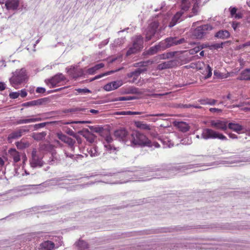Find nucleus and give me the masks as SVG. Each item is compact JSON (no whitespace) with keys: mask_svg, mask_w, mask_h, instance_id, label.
<instances>
[{"mask_svg":"<svg viewBox=\"0 0 250 250\" xmlns=\"http://www.w3.org/2000/svg\"><path fill=\"white\" fill-rule=\"evenodd\" d=\"M20 96V93L18 92H13L9 94V97L10 98L15 99L19 97Z\"/></svg>","mask_w":250,"mask_h":250,"instance_id":"nucleus-49","label":"nucleus"},{"mask_svg":"<svg viewBox=\"0 0 250 250\" xmlns=\"http://www.w3.org/2000/svg\"><path fill=\"white\" fill-rule=\"evenodd\" d=\"M214 136H215L214 139L218 138L219 139L223 140H227V137L225 135H224L222 134L217 133L216 131H215V135H214Z\"/></svg>","mask_w":250,"mask_h":250,"instance_id":"nucleus-45","label":"nucleus"},{"mask_svg":"<svg viewBox=\"0 0 250 250\" xmlns=\"http://www.w3.org/2000/svg\"><path fill=\"white\" fill-rule=\"evenodd\" d=\"M158 26L159 23L157 21H153L148 25L145 34L146 41L147 42L153 39L156 34Z\"/></svg>","mask_w":250,"mask_h":250,"instance_id":"nucleus-4","label":"nucleus"},{"mask_svg":"<svg viewBox=\"0 0 250 250\" xmlns=\"http://www.w3.org/2000/svg\"><path fill=\"white\" fill-rule=\"evenodd\" d=\"M179 63L178 60L175 59L167 62H165L159 64L157 65V69L159 70H162L166 69H169L176 66Z\"/></svg>","mask_w":250,"mask_h":250,"instance_id":"nucleus-7","label":"nucleus"},{"mask_svg":"<svg viewBox=\"0 0 250 250\" xmlns=\"http://www.w3.org/2000/svg\"><path fill=\"white\" fill-rule=\"evenodd\" d=\"M69 75L74 79L81 77L83 74V70L81 68L73 67L68 71Z\"/></svg>","mask_w":250,"mask_h":250,"instance_id":"nucleus-13","label":"nucleus"},{"mask_svg":"<svg viewBox=\"0 0 250 250\" xmlns=\"http://www.w3.org/2000/svg\"><path fill=\"white\" fill-rule=\"evenodd\" d=\"M229 32L226 30H220L218 32H217L215 35V37L221 39H228L229 37Z\"/></svg>","mask_w":250,"mask_h":250,"instance_id":"nucleus-24","label":"nucleus"},{"mask_svg":"<svg viewBox=\"0 0 250 250\" xmlns=\"http://www.w3.org/2000/svg\"><path fill=\"white\" fill-rule=\"evenodd\" d=\"M240 79L250 80V69H246L242 72L240 75Z\"/></svg>","mask_w":250,"mask_h":250,"instance_id":"nucleus-32","label":"nucleus"},{"mask_svg":"<svg viewBox=\"0 0 250 250\" xmlns=\"http://www.w3.org/2000/svg\"><path fill=\"white\" fill-rule=\"evenodd\" d=\"M40 247L42 250H53L55 247V244L49 240L45 241L40 245Z\"/></svg>","mask_w":250,"mask_h":250,"instance_id":"nucleus-19","label":"nucleus"},{"mask_svg":"<svg viewBox=\"0 0 250 250\" xmlns=\"http://www.w3.org/2000/svg\"><path fill=\"white\" fill-rule=\"evenodd\" d=\"M237 11V9L236 7H230L228 9H225V13L228 14L229 12L231 16H234V15H235V16H239L236 14Z\"/></svg>","mask_w":250,"mask_h":250,"instance_id":"nucleus-37","label":"nucleus"},{"mask_svg":"<svg viewBox=\"0 0 250 250\" xmlns=\"http://www.w3.org/2000/svg\"><path fill=\"white\" fill-rule=\"evenodd\" d=\"M41 120V118H30V119H20L18 120L16 124L17 125L20 124H28L30 123H33L37 121H40Z\"/></svg>","mask_w":250,"mask_h":250,"instance_id":"nucleus-29","label":"nucleus"},{"mask_svg":"<svg viewBox=\"0 0 250 250\" xmlns=\"http://www.w3.org/2000/svg\"><path fill=\"white\" fill-rule=\"evenodd\" d=\"M200 48L199 47H195L193 49L190 50V52L191 54H192L193 52H198L199 51Z\"/></svg>","mask_w":250,"mask_h":250,"instance_id":"nucleus-59","label":"nucleus"},{"mask_svg":"<svg viewBox=\"0 0 250 250\" xmlns=\"http://www.w3.org/2000/svg\"><path fill=\"white\" fill-rule=\"evenodd\" d=\"M65 80L64 76L62 74H59L55 75L52 78L48 80L47 82L48 85H50V87H54L59 85V83Z\"/></svg>","mask_w":250,"mask_h":250,"instance_id":"nucleus-6","label":"nucleus"},{"mask_svg":"<svg viewBox=\"0 0 250 250\" xmlns=\"http://www.w3.org/2000/svg\"><path fill=\"white\" fill-rule=\"evenodd\" d=\"M174 56V53L169 52L167 53H164L161 54L158 56L159 59L160 60H165L169 59L170 58Z\"/></svg>","mask_w":250,"mask_h":250,"instance_id":"nucleus-38","label":"nucleus"},{"mask_svg":"<svg viewBox=\"0 0 250 250\" xmlns=\"http://www.w3.org/2000/svg\"><path fill=\"white\" fill-rule=\"evenodd\" d=\"M151 145H152V146L151 147H152L153 146H154L155 147H156V148L160 147V145L157 142H153V143L151 142Z\"/></svg>","mask_w":250,"mask_h":250,"instance_id":"nucleus-61","label":"nucleus"},{"mask_svg":"<svg viewBox=\"0 0 250 250\" xmlns=\"http://www.w3.org/2000/svg\"><path fill=\"white\" fill-rule=\"evenodd\" d=\"M104 89L107 91L114 90V88H112L111 82L105 84L104 87Z\"/></svg>","mask_w":250,"mask_h":250,"instance_id":"nucleus-47","label":"nucleus"},{"mask_svg":"<svg viewBox=\"0 0 250 250\" xmlns=\"http://www.w3.org/2000/svg\"><path fill=\"white\" fill-rule=\"evenodd\" d=\"M203 74L205 75L204 79H207L209 78H210L212 75V69L210 67L209 65H207L205 69L203 72Z\"/></svg>","mask_w":250,"mask_h":250,"instance_id":"nucleus-34","label":"nucleus"},{"mask_svg":"<svg viewBox=\"0 0 250 250\" xmlns=\"http://www.w3.org/2000/svg\"><path fill=\"white\" fill-rule=\"evenodd\" d=\"M223 43H215L210 46V49H217L220 48H223Z\"/></svg>","mask_w":250,"mask_h":250,"instance_id":"nucleus-51","label":"nucleus"},{"mask_svg":"<svg viewBox=\"0 0 250 250\" xmlns=\"http://www.w3.org/2000/svg\"><path fill=\"white\" fill-rule=\"evenodd\" d=\"M88 152L91 157H95L99 155L95 147L91 148Z\"/></svg>","mask_w":250,"mask_h":250,"instance_id":"nucleus-43","label":"nucleus"},{"mask_svg":"<svg viewBox=\"0 0 250 250\" xmlns=\"http://www.w3.org/2000/svg\"><path fill=\"white\" fill-rule=\"evenodd\" d=\"M165 41V42L162 45V50L174 45L182 44L185 42V40L184 38L177 40L176 38L170 37L167 38Z\"/></svg>","mask_w":250,"mask_h":250,"instance_id":"nucleus-5","label":"nucleus"},{"mask_svg":"<svg viewBox=\"0 0 250 250\" xmlns=\"http://www.w3.org/2000/svg\"><path fill=\"white\" fill-rule=\"evenodd\" d=\"M44 99H40L36 100L26 102L22 104V106L25 107L42 105L44 102Z\"/></svg>","mask_w":250,"mask_h":250,"instance_id":"nucleus-22","label":"nucleus"},{"mask_svg":"<svg viewBox=\"0 0 250 250\" xmlns=\"http://www.w3.org/2000/svg\"><path fill=\"white\" fill-rule=\"evenodd\" d=\"M10 157L12 158L15 163L19 162L21 160V155L15 148H11L8 150Z\"/></svg>","mask_w":250,"mask_h":250,"instance_id":"nucleus-14","label":"nucleus"},{"mask_svg":"<svg viewBox=\"0 0 250 250\" xmlns=\"http://www.w3.org/2000/svg\"><path fill=\"white\" fill-rule=\"evenodd\" d=\"M146 71V68H138L137 70L128 73L127 74V76L129 78L133 77V82H134V81L138 79V77L139 76L141 73Z\"/></svg>","mask_w":250,"mask_h":250,"instance_id":"nucleus-21","label":"nucleus"},{"mask_svg":"<svg viewBox=\"0 0 250 250\" xmlns=\"http://www.w3.org/2000/svg\"><path fill=\"white\" fill-rule=\"evenodd\" d=\"M228 127L229 129L232 130L238 133L243 129L242 125L238 124L229 123L228 125Z\"/></svg>","mask_w":250,"mask_h":250,"instance_id":"nucleus-26","label":"nucleus"},{"mask_svg":"<svg viewBox=\"0 0 250 250\" xmlns=\"http://www.w3.org/2000/svg\"><path fill=\"white\" fill-rule=\"evenodd\" d=\"M142 112H133L131 111H123L120 112H116L115 115H140L142 114Z\"/></svg>","mask_w":250,"mask_h":250,"instance_id":"nucleus-30","label":"nucleus"},{"mask_svg":"<svg viewBox=\"0 0 250 250\" xmlns=\"http://www.w3.org/2000/svg\"><path fill=\"white\" fill-rule=\"evenodd\" d=\"M144 41L141 35L136 36L133 40V46H135L141 50L143 48Z\"/></svg>","mask_w":250,"mask_h":250,"instance_id":"nucleus-16","label":"nucleus"},{"mask_svg":"<svg viewBox=\"0 0 250 250\" xmlns=\"http://www.w3.org/2000/svg\"><path fill=\"white\" fill-rule=\"evenodd\" d=\"M211 126L217 129L226 130L227 128V123L220 120H212L210 122Z\"/></svg>","mask_w":250,"mask_h":250,"instance_id":"nucleus-10","label":"nucleus"},{"mask_svg":"<svg viewBox=\"0 0 250 250\" xmlns=\"http://www.w3.org/2000/svg\"><path fill=\"white\" fill-rule=\"evenodd\" d=\"M163 44V42H161L159 43V44L151 47L147 51V54L152 55L156 53L158 51L162 50Z\"/></svg>","mask_w":250,"mask_h":250,"instance_id":"nucleus-27","label":"nucleus"},{"mask_svg":"<svg viewBox=\"0 0 250 250\" xmlns=\"http://www.w3.org/2000/svg\"><path fill=\"white\" fill-rule=\"evenodd\" d=\"M21 134L22 131L21 130L15 131L9 135L8 138L11 139L18 138L21 136Z\"/></svg>","mask_w":250,"mask_h":250,"instance_id":"nucleus-36","label":"nucleus"},{"mask_svg":"<svg viewBox=\"0 0 250 250\" xmlns=\"http://www.w3.org/2000/svg\"><path fill=\"white\" fill-rule=\"evenodd\" d=\"M104 64L103 63H98L95 65L94 66L88 68L86 71V73L89 75H93L96 72L97 70L104 67Z\"/></svg>","mask_w":250,"mask_h":250,"instance_id":"nucleus-25","label":"nucleus"},{"mask_svg":"<svg viewBox=\"0 0 250 250\" xmlns=\"http://www.w3.org/2000/svg\"><path fill=\"white\" fill-rule=\"evenodd\" d=\"M215 131L211 129L205 128L203 130L201 133V138L208 140L209 139H214Z\"/></svg>","mask_w":250,"mask_h":250,"instance_id":"nucleus-11","label":"nucleus"},{"mask_svg":"<svg viewBox=\"0 0 250 250\" xmlns=\"http://www.w3.org/2000/svg\"><path fill=\"white\" fill-rule=\"evenodd\" d=\"M105 140L108 143H111L112 141V138L110 135H107L105 138Z\"/></svg>","mask_w":250,"mask_h":250,"instance_id":"nucleus-57","label":"nucleus"},{"mask_svg":"<svg viewBox=\"0 0 250 250\" xmlns=\"http://www.w3.org/2000/svg\"><path fill=\"white\" fill-rule=\"evenodd\" d=\"M201 104L203 105L209 104L210 105H215L217 101L211 98H205L199 101Z\"/></svg>","mask_w":250,"mask_h":250,"instance_id":"nucleus-28","label":"nucleus"},{"mask_svg":"<svg viewBox=\"0 0 250 250\" xmlns=\"http://www.w3.org/2000/svg\"><path fill=\"white\" fill-rule=\"evenodd\" d=\"M89 128L92 131L97 133H101L104 131V128L100 126H91Z\"/></svg>","mask_w":250,"mask_h":250,"instance_id":"nucleus-39","label":"nucleus"},{"mask_svg":"<svg viewBox=\"0 0 250 250\" xmlns=\"http://www.w3.org/2000/svg\"><path fill=\"white\" fill-rule=\"evenodd\" d=\"M137 47L135 46H133V45H132V47L129 48V49L127 50L126 52V55L129 56L132 54H134L138 51H139V49L138 48H136Z\"/></svg>","mask_w":250,"mask_h":250,"instance_id":"nucleus-40","label":"nucleus"},{"mask_svg":"<svg viewBox=\"0 0 250 250\" xmlns=\"http://www.w3.org/2000/svg\"><path fill=\"white\" fill-rule=\"evenodd\" d=\"M180 4L181 10L177 12L175 16H182L185 12L187 11L190 6V2L188 0H176Z\"/></svg>","mask_w":250,"mask_h":250,"instance_id":"nucleus-8","label":"nucleus"},{"mask_svg":"<svg viewBox=\"0 0 250 250\" xmlns=\"http://www.w3.org/2000/svg\"><path fill=\"white\" fill-rule=\"evenodd\" d=\"M128 134L127 131L125 128L119 129L114 133L115 137L123 141H125L126 139Z\"/></svg>","mask_w":250,"mask_h":250,"instance_id":"nucleus-15","label":"nucleus"},{"mask_svg":"<svg viewBox=\"0 0 250 250\" xmlns=\"http://www.w3.org/2000/svg\"><path fill=\"white\" fill-rule=\"evenodd\" d=\"M177 17L179 18L180 17H173L171 21H170V22L168 26L169 27H172L174 26L176 24L177 20L179 19V18H177Z\"/></svg>","mask_w":250,"mask_h":250,"instance_id":"nucleus-48","label":"nucleus"},{"mask_svg":"<svg viewBox=\"0 0 250 250\" xmlns=\"http://www.w3.org/2000/svg\"><path fill=\"white\" fill-rule=\"evenodd\" d=\"M166 117L167 115L164 113H160V114H146L143 116V117Z\"/></svg>","mask_w":250,"mask_h":250,"instance_id":"nucleus-50","label":"nucleus"},{"mask_svg":"<svg viewBox=\"0 0 250 250\" xmlns=\"http://www.w3.org/2000/svg\"><path fill=\"white\" fill-rule=\"evenodd\" d=\"M209 110L211 113H221L222 110L217 108H210Z\"/></svg>","mask_w":250,"mask_h":250,"instance_id":"nucleus-53","label":"nucleus"},{"mask_svg":"<svg viewBox=\"0 0 250 250\" xmlns=\"http://www.w3.org/2000/svg\"><path fill=\"white\" fill-rule=\"evenodd\" d=\"M201 0H192L193 6L191 8V12L194 15H198L199 14L201 10L200 4Z\"/></svg>","mask_w":250,"mask_h":250,"instance_id":"nucleus-18","label":"nucleus"},{"mask_svg":"<svg viewBox=\"0 0 250 250\" xmlns=\"http://www.w3.org/2000/svg\"><path fill=\"white\" fill-rule=\"evenodd\" d=\"M134 125L138 128L144 130H150L151 126L145 123L142 121H135Z\"/></svg>","mask_w":250,"mask_h":250,"instance_id":"nucleus-23","label":"nucleus"},{"mask_svg":"<svg viewBox=\"0 0 250 250\" xmlns=\"http://www.w3.org/2000/svg\"><path fill=\"white\" fill-rule=\"evenodd\" d=\"M113 73V71H108V72H107L106 73H103L102 74H100V75H97L95 77H94V78H93L92 79L90 80V82H92L93 81H94L95 80H97V79H99L104 76H107L108 75H109L111 73Z\"/></svg>","mask_w":250,"mask_h":250,"instance_id":"nucleus-42","label":"nucleus"},{"mask_svg":"<svg viewBox=\"0 0 250 250\" xmlns=\"http://www.w3.org/2000/svg\"><path fill=\"white\" fill-rule=\"evenodd\" d=\"M229 136L231 139H236V138H237V135L234 134H233V133H229Z\"/></svg>","mask_w":250,"mask_h":250,"instance_id":"nucleus-62","label":"nucleus"},{"mask_svg":"<svg viewBox=\"0 0 250 250\" xmlns=\"http://www.w3.org/2000/svg\"><path fill=\"white\" fill-rule=\"evenodd\" d=\"M36 92L37 93H44L45 92V89L43 87H37Z\"/></svg>","mask_w":250,"mask_h":250,"instance_id":"nucleus-54","label":"nucleus"},{"mask_svg":"<svg viewBox=\"0 0 250 250\" xmlns=\"http://www.w3.org/2000/svg\"><path fill=\"white\" fill-rule=\"evenodd\" d=\"M131 142L134 146H151V142L144 134L134 131L131 135Z\"/></svg>","mask_w":250,"mask_h":250,"instance_id":"nucleus-1","label":"nucleus"},{"mask_svg":"<svg viewBox=\"0 0 250 250\" xmlns=\"http://www.w3.org/2000/svg\"><path fill=\"white\" fill-rule=\"evenodd\" d=\"M76 90L79 93H91V91L89 90L87 88H78L76 89Z\"/></svg>","mask_w":250,"mask_h":250,"instance_id":"nucleus-52","label":"nucleus"},{"mask_svg":"<svg viewBox=\"0 0 250 250\" xmlns=\"http://www.w3.org/2000/svg\"><path fill=\"white\" fill-rule=\"evenodd\" d=\"M173 125L176 127L179 131L183 132H186L188 131L190 128L189 125L186 122H174Z\"/></svg>","mask_w":250,"mask_h":250,"instance_id":"nucleus-12","label":"nucleus"},{"mask_svg":"<svg viewBox=\"0 0 250 250\" xmlns=\"http://www.w3.org/2000/svg\"><path fill=\"white\" fill-rule=\"evenodd\" d=\"M83 136L86 139V141L90 143H93L96 138L94 135L90 133L89 131L84 133Z\"/></svg>","mask_w":250,"mask_h":250,"instance_id":"nucleus-33","label":"nucleus"},{"mask_svg":"<svg viewBox=\"0 0 250 250\" xmlns=\"http://www.w3.org/2000/svg\"><path fill=\"white\" fill-rule=\"evenodd\" d=\"M111 83L112 88H114V90L120 87L123 84L121 81H114Z\"/></svg>","mask_w":250,"mask_h":250,"instance_id":"nucleus-44","label":"nucleus"},{"mask_svg":"<svg viewBox=\"0 0 250 250\" xmlns=\"http://www.w3.org/2000/svg\"><path fill=\"white\" fill-rule=\"evenodd\" d=\"M27 92L25 90H21V93H20V95L22 98H24L27 96Z\"/></svg>","mask_w":250,"mask_h":250,"instance_id":"nucleus-56","label":"nucleus"},{"mask_svg":"<svg viewBox=\"0 0 250 250\" xmlns=\"http://www.w3.org/2000/svg\"><path fill=\"white\" fill-rule=\"evenodd\" d=\"M147 62H142L138 63V64H140L139 66H146L147 65Z\"/></svg>","mask_w":250,"mask_h":250,"instance_id":"nucleus-63","label":"nucleus"},{"mask_svg":"<svg viewBox=\"0 0 250 250\" xmlns=\"http://www.w3.org/2000/svg\"><path fill=\"white\" fill-rule=\"evenodd\" d=\"M79 250H85L88 248L87 243L83 240H79L77 243Z\"/></svg>","mask_w":250,"mask_h":250,"instance_id":"nucleus-35","label":"nucleus"},{"mask_svg":"<svg viewBox=\"0 0 250 250\" xmlns=\"http://www.w3.org/2000/svg\"><path fill=\"white\" fill-rule=\"evenodd\" d=\"M31 165L32 167H42L43 166V162L42 159L39 157L37 154V151L35 149L32 152V160Z\"/></svg>","mask_w":250,"mask_h":250,"instance_id":"nucleus-9","label":"nucleus"},{"mask_svg":"<svg viewBox=\"0 0 250 250\" xmlns=\"http://www.w3.org/2000/svg\"><path fill=\"white\" fill-rule=\"evenodd\" d=\"M113 73V71H108V72H107L106 73H103L102 74H100V75H97L95 77H94V78H93L92 79L90 80V82H92L93 81H94L95 80H97V79H99L104 76H107L108 75H109L111 73Z\"/></svg>","mask_w":250,"mask_h":250,"instance_id":"nucleus-41","label":"nucleus"},{"mask_svg":"<svg viewBox=\"0 0 250 250\" xmlns=\"http://www.w3.org/2000/svg\"><path fill=\"white\" fill-rule=\"evenodd\" d=\"M239 25V23H238L237 22L233 21L232 23V27L234 30H236L237 28L238 27Z\"/></svg>","mask_w":250,"mask_h":250,"instance_id":"nucleus-55","label":"nucleus"},{"mask_svg":"<svg viewBox=\"0 0 250 250\" xmlns=\"http://www.w3.org/2000/svg\"><path fill=\"white\" fill-rule=\"evenodd\" d=\"M6 88L5 84L4 83L0 82V91L4 90Z\"/></svg>","mask_w":250,"mask_h":250,"instance_id":"nucleus-58","label":"nucleus"},{"mask_svg":"<svg viewBox=\"0 0 250 250\" xmlns=\"http://www.w3.org/2000/svg\"><path fill=\"white\" fill-rule=\"evenodd\" d=\"M57 136L60 140L70 146L73 145L75 142L73 139L62 134V133H58Z\"/></svg>","mask_w":250,"mask_h":250,"instance_id":"nucleus-17","label":"nucleus"},{"mask_svg":"<svg viewBox=\"0 0 250 250\" xmlns=\"http://www.w3.org/2000/svg\"><path fill=\"white\" fill-rule=\"evenodd\" d=\"M104 89L107 91L114 90V88H112L111 82L105 84L104 87Z\"/></svg>","mask_w":250,"mask_h":250,"instance_id":"nucleus-46","label":"nucleus"},{"mask_svg":"<svg viewBox=\"0 0 250 250\" xmlns=\"http://www.w3.org/2000/svg\"><path fill=\"white\" fill-rule=\"evenodd\" d=\"M26 79V74L22 70L16 71L9 81L13 87L17 88V86L21 83Z\"/></svg>","mask_w":250,"mask_h":250,"instance_id":"nucleus-2","label":"nucleus"},{"mask_svg":"<svg viewBox=\"0 0 250 250\" xmlns=\"http://www.w3.org/2000/svg\"><path fill=\"white\" fill-rule=\"evenodd\" d=\"M126 100V99L125 97H119L118 99L115 100V101H125Z\"/></svg>","mask_w":250,"mask_h":250,"instance_id":"nucleus-64","label":"nucleus"},{"mask_svg":"<svg viewBox=\"0 0 250 250\" xmlns=\"http://www.w3.org/2000/svg\"><path fill=\"white\" fill-rule=\"evenodd\" d=\"M46 135L45 132H42L39 133H34L32 135V137L34 140L37 141H41L45 138Z\"/></svg>","mask_w":250,"mask_h":250,"instance_id":"nucleus-31","label":"nucleus"},{"mask_svg":"<svg viewBox=\"0 0 250 250\" xmlns=\"http://www.w3.org/2000/svg\"><path fill=\"white\" fill-rule=\"evenodd\" d=\"M213 29L210 24H205L197 27L193 31V35L197 39H201Z\"/></svg>","mask_w":250,"mask_h":250,"instance_id":"nucleus-3","label":"nucleus"},{"mask_svg":"<svg viewBox=\"0 0 250 250\" xmlns=\"http://www.w3.org/2000/svg\"><path fill=\"white\" fill-rule=\"evenodd\" d=\"M19 1L18 0H8L6 1L5 6L8 10H15L19 6Z\"/></svg>","mask_w":250,"mask_h":250,"instance_id":"nucleus-20","label":"nucleus"},{"mask_svg":"<svg viewBox=\"0 0 250 250\" xmlns=\"http://www.w3.org/2000/svg\"><path fill=\"white\" fill-rule=\"evenodd\" d=\"M186 107H193L196 108H201V106L197 105H191V104H189L188 105H187Z\"/></svg>","mask_w":250,"mask_h":250,"instance_id":"nucleus-60","label":"nucleus"}]
</instances>
